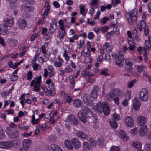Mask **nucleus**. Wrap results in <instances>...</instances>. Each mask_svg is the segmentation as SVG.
<instances>
[{
  "label": "nucleus",
  "mask_w": 151,
  "mask_h": 151,
  "mask_svg": "<svg viewBox=\"0 0 151 151\" xmlns=\"http://www.w3.org/2000/svg\"><path fill=\"white\" fill-rule=\"evenodd\" d=\"M81 111L78 113V116L83 123L86 122V117L92 116L93 113L91 109L87 107L83 106L81 107Z\"/></svg>",
  "instance_id": "1"
},
{
  "label": "nucleus",
  "mask_w": 151,
  "mask_h": 151,
  "mask_svg": "<svg viewBox=\"0 0 151 151\" xmlns=\"http://www.w3.org/2000/svg\"><path fill=\"white\" fill-rule=\"evenodd\" d=\"M97 106V108L99 112L100 113L103 112L105 115L109 114L110 109L109 106L106 103L99 102Z\"/></svg>",
  "instance_id": "2"
},
{
  "label": "nucleus",
  "mask_w": 151,
  "mask_h": 151,
  "mask_svg": "<svg viewBox=\"0 0 151 151\" xmlns=\"http://www.w3.org/2000/svg\"><path fill=\"white\" fill-rule=\"evenodd\" d=\"M6 130L7 135L12 139H14L18 137L19 135V132L14 128L7 127Z\"/></svg>",
  "instance_id": "3"
},
{
  "label": "nucleus",
  "mask_w": 151,
  "mask_h": 151,
  "mask_svg": "<svg viewBox=\"0 0 151 151\" xmlns=\"http://www.w3.org/2000/svg\"><path fill=\"white\" fill-rule=\"evenodd\" d=\"M148 92L145 88L142 89L140 92L139 98L143 101H147L148 99Z\"/></svg>",
  "instance_id": "4"
},
{
  "label": "nucleus",
  "mask_w": 151,
  "mask_h": 151,
  "mask_svg": "<svg viewBox=\"0 0 151 151\" xmlns=\"http://www.w3.org/2000/svg\"><path fill=\"white\" fill-rule=\"evenodd\" d=\"M123 58V53L121 52H119V54L118 55L115 62L117 65L120 67L123 66L122 63H124L126 60L125 59H124Z\"/></svg>",
  "instance_id": "5"
},
{
  "label": "nucleus",
  "mask_w": 151,
  "mask_h": 151,
  "mask_svg": "<svg viewBox=\"0 0 151 151\" xmlns=\"http://www.w3.org/2000/svg\"><path fill=\"white\" fill-rule=\"evenodd\" d=\"M83 99L86 105L89 106H92L93 105L91 98L89 95L87 94H84L83 96Z\"/></svg>",
  "instance_id": "6"
},
{
  "label": "nucleus",
  "mask_w": 151,
  "mask_h": 151,
  "mask_svg": "<svg viewBox=\"0 0 151 151\" xmlns=\"http://www.w3.org/2000/svg\"><path fill=\"white\" fill-rule=\"evenodd\" d=\"M13 145V143L12 141L1 142L0 148L3 149H8L12 147Z\"/></svg>",
  "instance_id": "7"
},
{
  "label": "nucleus",
  "mask_w": 151,
  "mask_h": 151,
  "mask_svg": "<svg viewBox=\"0 0 151 151\" xmlns=\"http://www.w3.org/2000/svg\"><path fill=\"white\" fill-rule=\"evenodd\" d=\"M67 119L71 124L75 126H77L79 124L78 119L73 115H70L67 117Z\"/></svg>",
  "instance_id": "8"
},
{
  "label": "nucleus",
  "mask_w": 151,
  "mask_h": 151,
  "mask_svg": "<svg viewBox=\"0 0 151 151\" xmlns=\"http://www.w3.org/2000/svg\"><path fill=\"white\" fill-rule=\"evenodd\" d=\"M41 79V76H40L37 79L36 84L34 86V91L37 92L40 91V82Z\"/></svg>",
  "instance_id": "9"
},
{
  "label": "nucleus",
  "mask_w": 151,
  "mask_h": 151,
  "mask_svg": "<svg viewBox=\"0 0 151 151\" xmlns=\"http://www.w3.org/2000/svg\"><path fill=\"white\" fill-rule=\"evenodd\" d=\"M125 123L128 127H131L134 125V121L132 117L127 116L125 118Z\"/></svg>",
  "instance_id": "10"
},
{
  "label": "nucleus",
  "mask_w": 151,
  "mask_h": 151,
  "mask_svg": "<svg viewBox=\"0 0 151 151\" xmlns=\"http://www.w3.org/2000/svg\"><path fill=\"white\" fill-rule=\"evenodd\" d=\"M133 109L135 110H138L139 109L141 106V103L139 100L137 98H135L133 101Z\"/></svg>",
  "instance_id": "11"
},
{
  "label": "nucleus",
  "mask_w": 151,
  "mask_h": 151,
  "mask_svg": "<svg viewBox=\"0 0 151 151\" xmlns=\"http://www.w3.org/2000/svg\"><path fill=\"white\" fill-rule=\"evenodd\" d=\"M31 141L30 139H25L23 140L22 143V147L25 150L27 149L30 145Z\"/></svg>",
  "instance_id": "12"
},
{
  "label": "nucleus",
  "mask_w": 151,
  "mask_h": 151,
  "mask_svg": "<svg viewBox=\"0 0 151 151\" xmlns=\"http://www.w3.org/2000/svg\"><path fill=\"white\" fill-rule=\"evenodd\" d=\"M76 134L78 138L81 139H85L88 137L87 134L81 131H78Z\"/></svg>",
  "instance_id": "13"
},
{
  "label": "nucleus",
  "mask_w": 151,
  "mask_h": 151,
  "mask_svg": "<svg viewBox=\"0 0 151 151\" xmlns=\"http://www.w3.org/2000/svg\"><path fill=\"white\" fill-rule=\"evenodd\" d=\"M71 142L75 149H78L81 147L80 142L76 138H73L71 140Z\"/></svg>",
  "instance_id": "14"
},
{
  "label": "nucleus",
  "mask_w": 151,
  "mask_h": 151,
  "mask_svg": "<svg viewBox=\"0 0 151 151\" xmlns=\"http://www.w3.org/2000/svg\"><path fill=\"white\" fill-rule=\"evenodd\" d=\"M137 120L139 125L142 126L144 125L146 122V118L143 116H140L137 118Z\"/></svg>",
  "instance_id": "15"
},
{
  "label": "nucleus",
  "mask_w": 151,
  "mask_h": 151,
  "mask_svg": "<svg viewBox=\"0 0 151 151\" xmlns=\"http://www.w3.org/2000/svg\"><path fill=\"white\" fill-rule=\"evenodd\" d=\"M17 23L18 27L21 29L24 28L26 25V21L24 19L18 20Z\"/></svg>",
  "instance_id": "16"
},
{
  "label": "nucleus",
  "mask_w": 151,
  "mask_h": 151,
  "mask_svg": "<svg viewBox=\"0 0 151 151\" xmlns=\"http://www.w3.org/2000/svg\"><path fill=\"white\" fill-rule=\"evenodd\" d=\"M7 29L4 25L0 26V35H5L7 34Z\"/></svg>",
  "instance_id": "17"
},
{
  "label": "nucleus",
  "mask_w": 151,
  "mask_h": 151,
  "mask_svg": "<svg viewBox=\"0 0 151 151\" xmlns=\"http://www.w3.org/2000/svg\"><path fill=\"white\" fill-rule=\"evenodd\" d=\"M73 103L74 106L77 108L80 107L83 104V102L80 100L78 99H74L73 101Z\"/></svg>",
  "instance_id": "18"
},
{
  "label": "nucleus",
  "mask_w": 151,
  "mask_h": 151,
  "mask_svg": "<svg viewBox=\"0 0 151 151\" xmlns=\"http://www.w3.org/2000/svg\"><path fill=\"white\" fill-rule=\"evenodd\" d=\"M14 23L12 19H9L8 18H6L4 21V25L6 27L12 26Z\"/></svg>",
  "instance_id": "19"
},
{
  "label": "nucleus",
  "mask_w": 151,
  "mask_h": 151,
  "mask_svg": "<svg viewBox=\"0 0 151 151\" xmlns=\"http://www.w3.org/2000/svg\"><path fill=\"white\" fill-rule=\"evenodd\" d=\"M132 146L137 149H141L142 145L141 142L139 141H133L132 143Z\"/></svg>",
  "instance_id": "20"
},
{
  "label": "nucleus",
  "mask_w": 151,
  "mask_h": 151,
  "mask_svg": "<svg viewBox=\"0 0 151 151\" xmlns=\"http://www.w3.org/2000/svg\"><path fill=\"white\" fill-rule=\"evenodd\" d=\"M119 90H118L114 89L111 91L109 93V96L111 99H113L115 97L118 95V92Z\"/></svg>",
  "instance_id": "21"
},
{
  "label": "nucleus",
  "mask_w": 151,
  "mask_h": 151,
  "mask_svg": "<svg viewBox=\"0 0 151 151\" xmlns=\"http://www.w3.org/2000/svg\"><path fill=\"white\" fill-rule=\"evenodd\" d=\"M147 129L146 126H144L142 127L140 129L139 135L141 137H142L145 133L147 131Z\"/></svg>",
  "instance_id": "22"
},
{
  "label": "nucleus",
  "mask_w": 151,
  "mask_h": 151,
  "mask_svg": "<svg viewBox=\"0 0 151 151\" xmlns=\"http://www.w3.org/2000/svg\"><path fill=\"white\" fill-rule=\"evenodd\" d=\"M7 42L12 46L16 45L17 44V40L13 38L8 39L7 41Z\"/></svg>",
  "instance_id": "23"
},
{
  "label": "nucleus",
  "mask_w": 151,
  "mask_h": 151,
  "mask_svg": "<svg viewBox=\"0 0 151 151\" xmlns=\"http://www.w3.org/2000/svg\"><path fill=\"white\" fill-rule=\"evenodd\" d=\"M125 62L126 65L125 66V69L129 71H132V64L131 63L127 61L126 60H125Z\"/></svg>",
  "instance_id": "24"
},
{
  "label": "nucleus",
  "mask_w": 151,
  "mask_h": 151,
  "mask_svg": "<svg viewBox=\"0 0 151 151\" xmlns=\"http://www.w3.org/2000/svg\"><path fill=\"white\" fill-rule=\"evenodd\" d=\"M137 21V17H131L127 21L130 25H133L134 24L136 23Z\"/></svg>",
  "instance_id": "25"
},
{
  "label": "nucleus",
  "mask_w": 151,
  "mask_h": 151,
  "mask_svg": "<svg viewBox=\"0 0 151 151\" xmlns=\"http://www.w3.org/2000/svg\"><path fill=\"white\" fill-rule=\"evenodd\" d=\"M56 25L54 24H51L49 28V32L52 34H53L56 30Z\"/></svg>",
  "instance_id": "26"
},
{
  "label": "nucleus",
  "mask_w": 151,
  "mask_h": 151,
  "mask_svg": "<svg viewBox=\"0 0 151 151\" xmlns=\"http://www.w3.org/2000/svg\"><path fill=\"white\" fill-rule=\"evenodd\" d=\"M110 123L112 127L116 129L117 127V122L114 120L113 119H111L110 120Z\"/></svg>",
  "instance_id": "27"
},
{
  "label": "nucleus",
  "mask_w": 151,
  "mask_h": 151,
  "mask_svg": "<svg viewBox=\"0 0 151 151\" xmlns=\"http://www.w3.org/2000/svg\"><path fill=\"white\" fill-rule=\"evenodd\" d=\"M51 147L53 151H63L60 147L55 144H52L51 145Z\"/></svg>",
  "instance_id": "28"
},
{
  "label": "nucleus",
  "mask_w": 151,
  "mask_h": 151,
  "mask_svg": "<svg viewBox=\"0 0 151 151\" xmlns=\"http://www.w3.org/2000/svg\"><path fill=\"white\" fill-rule=\"evenodd\" d=\"M95 120L93 121L92 122V125L94 129H98L99 127V123L98 121L96 118H95Z\"/></svg>",
  "instance_id": "29"
},
{
  "label": "nucleus",
  "mask_w": 151,
  "mask_h": 151,
  "mask_svg": "<svg viewBox=\"0 0 151 151\" xmlns=\"http://www.w3.org/2000/svg\"><path fill=\"white\" fill-rule=\"evenodd\" d=\"M5 137V135L4 132V130L0 125V140L3 139Z\"/></svg>",
  "instance_id": "30"
},
{
  "label": "nucleus",
  "mask_w": 151,
  "mask_h": 151,
  "mask_svg": "<svg viewBox=\"0 0 151 151\" xmlns=\"http://www.w3.org/2000/svg\"><path fill=\"white\" fill-rule=\"evenodd\" d=\"M48 70L50 71L49 73V76L50 78H51L54 76V74L53 67H52L51 66H49L48 68Z\"/></svg>",
  "instance_id": "31"
},
{
  "label": "nucleus",
  "mask_w": 151,
  "mask_h": 151,
  "mask_svg": "<svg viewBox=\"0 0 151 151\" xmlns=\"http://www.w3.org/2000/svg\"><path fill=\"white\" fill-rule=\"evenodd\" d=\"M119 133L122 138L123 139H126V140L128 139L124 131L123 130H121L119 132Z\"/></svg>",
  "instance_id": "32"
},
{
  "label": "nucleus",
  "mask_w": 151,
  "mask_h": 151,
  "mask_svg": "<svg viewBox=\"0 0 151 151\" xmlns=\"http://www.w3.org/2000/svg\"><path fill=\"white\" fill-rule=\"evenodd\" d=\"M65 144L66 146L70 149L72 150L73 148V147L69 140H65Z\"/></svg>",
  "instance_id": "33"
},
{
  "label": "nucleus",
  "mask_w": 151,
  "mask_h": 151,
  "mask_svg": "<svg viewBox=\"0 0 151 151\" xmlns=\"http://www.w3.org/2000/svg\"><path fill=\"white\" fill-rule=\"evenodd\" d=\"M104 138L103 137L101 136L99 137L98 138V141L99 144L101 146H103L104 143Z\"/></svg>",
  "instance_id": "34"
},
{
  "label": "nucleus",
  "mask_w": 151,
  "mask_h": 151,
  "mask_svg": "<svg viewBox=\"0 0 151 151\" xmlns=\"http://www.w3.org/2000/svg\"><path fill=\"white\" fill-rule=\"evenodd\" d=\"M121 2L120 0H113L111 3V5L113 6H115Z\"/></svg>",
  "instance_id": "35"
},
{
  "label": "nucleus",
  "mask_w": 151,
  "mask_h": 151,
  "mask_svg": "<svg viewBox=\"0 0 151 151\" xmlns=\"http://www.w3.org/2000/svg\"><path fill=\"white\" fill-rule=\"evenodd\" d=\"M137 10L136 9H134L132 11L130 14L131 17H137Z\"/></svg>",
  "instance_id": "36"
},
{
  "label": "nucleus",
  "mask_w": 151,
  "mask_h": 151,
  "mask_svg": "<svg viewBox=\"0 0 151 151\" xmlns=\"http://www.w3.org/2000/svg\"><path fill=\"white\" fill-rule=\"evenodd\" d=\"M132 32L133 37H134L135 39H138V36L137 29H134L132 30Z\"/></svg>",
  "instance_id": "37"
},
{
  "label": "nucleus",
  "mask_w": 151,
  "mask_h": 151,
  "mask_svg": "<svg viewBox=\"0 0 151 151\" xmlns=\"http://www.w3.org/2000/svg\"><path fill=\"white\" fill-rule=\"evenodd\" d=\"M10 93V91H6L1 93V96L3 97H6L8 96Z\"/></svg>",
  "instance_id": "38"
},
{
  "label": "nucleus",
  "mask_w": 151,
  "mask_h": 151,
  "mask_svg": "<svg viewBox=\"0 0 151 151\" xmlns=\"http://www.w3.org/2000/svg\"><path fill=\"white\" fill-rule=\"evenodd\" d=\"M83 148L85 150H88L89 149L88 143L87 142H84L83 143Z\"/></svg>",
  "instance_id": "39"
},
{
  "label": "nucleus",
  "mask_w": 151,
  "mask_h": 151,
  "mask_svg": "<svg viewBox=\"0 0 151 151\" xmlns=\"http://www.w3.org/2000/svg\"><path fill=\"white\" fill-rule=\"evenodd\" d=\"M73 92L74 94L76 95H78L80 94L81 92V88H78V89H75L73 91Z\"/></svg>",
  "instance_id": "40"
},
{
  "label": "nucleus",
  "mask_w": 151,
  "mask_h": 151,
  "mask_svg": "<svg viewBox=\"0 0 151 151\" xmlns=\"http://www.w3.org/2000/svg\"><path fill=\"white\" fill-rule=\"evenodd\" d=\"M109 27L104 26L101 27V31L103 33L106 32L109 28Z\"/></svg>",
  "instance_id": "41"
},
{
  "label": "nucleus",
  "mask_w": 151,
  "mask_h": 151,
  "mask_svg": "<svg viewBox=\"0 0 151 151\" xmlns=\"http://www.w3.org/2000/svg\"><path fill=\"white\" fill-rule=\"evenodd\" d=\"M50 9V6H48L46 10L44 11L42 15V17L43 18H45V17H46L47 15V12Z\"/></svg>",
  "instance_id": "42"
},
{
  "label": "nucleus",
  "mask_w": 151,
  "mask_h": 151,
  "mask_svg": "<svg viewBox=\"0 0 151 151\" xmlns=\"http://www.w3.org/2000/svg\"><path fill=\"white\" fill-rule=\"evenodd\" d=\"M27 80H31L32 78V72L31 71H29L27 74Z\"/></svg>",
  "instance_id": "43"
},
{
  "label": "nucleus",
  "mask_w": 151,
  "mask_h": 151,
  "mask_svg": "<svg viewBox=\"0 0 151 151\" xmlns=\"http://www.w3.org/2000/svg\"><path fill=\"white\" fill-rule=\"evenodd\" d=\"M65 31H61L60 33L59 36H58L59 37L60 40L62 39L65 35Z\"/></svg>",
  "instance_id": "44"
},
{
  "label": "nucleus",
  "mask_w": 151,
  "mask_h": 151,
  "mask_svg": "<svg viewBox=\"0 0 151 151\" xmlns=\"http://www.w3.org/2000/svg\"><path fill=\"white\" fill-rule=\"evenodd\" d=\"M111 151H120L119 148L116 146H112L110 149Z\"/></svg>",
  "instance_id": "45"
},
{
  "label": "nucleus",
  "mask_w": 151,
  "mask_h": 151,
  "mask_svg": "<svg viewBox=\"0 0 151 151\" xmlns=\"http://www.w3.org/2000/svg\"><path fill=\"white\" fill-rule=\"evenodd\" d=\"M18 78V77L17 75H12L10 78V80L14 82L16 81Z\"/></svg>",
  "instance_id": "46"
},
{
  "label": "nucleus",
  "mask_w": 151,
  "mask_h": 151,
  "mask_svg": "<svg viewBox=\"0 0 151 151\" xmlns=\"http://www.w3.org/2000/svg\"><path fill=\"white\" fill-rule=\"evenodd\" d=\"M113 117L114 119L116 121L119 120L120 119L119 115L116 113L113 114Z\"/></svg>",
  "instance_id": "47"
},
{
  "label": "nucleus",
  "mask_w": 151,
  "mask_h": 151,
  "mask_svg": "<svg viewBox=\"0 0 151 151\" xmlns=\"http://www.w3.org/2000/svg\"><path fill=\"white\" fill-rule=\"evenodd\" d=\"M125 96L126 98V99H127L128 100H129L131 97L130 92L129 91H127L125 94Z\"/></svg>",
  "instance_id": "48"
},
{
  "label": "nucleus",
  "mask_w": 151,
  "mask_h": 151,
  "mask_svg": "<svg viewBox=\"0 0 151 151\" xmlns=\"http://www.w3.org/2000/svg\"><path fill=\"white\" fill-rule=\"evenodd\" d=\"M140 24L141 27L143 29H145L146 27V23L144 20H141L140 21Z\"/></svg>",
  "instance_id": "49"
},
{
  "label": "nucleus",
  "mask_w": 151,
  "mask_h": 151,
  "mask_svg": "<svg viewBox=\"0 0 151 151\" xmlns=\"http://www.w3.org/2000/svg\"><path fill=\"white\" fill-rule=\"evenodd\" d=\"M136 81L135 80H132L130 81L128 86V88H131L133 86L134 83H135Z\"/></svg>",
  "instance_id": "50"
},
{
  "label": "nucleus",
  "mask_w": 151,
  "mask_h": 151,
  "mask_svg": "<svg viewBox=\"0 0 151 151\" xmlns=\"http://www.w3.org/2000/svg\"><path fill=\"white\" fill-rule=\"evenodd\" d=\"M105 60H106L109 63L111 61V56L110 55L108 54H107L105 55Z\"/></svg>",
  "instance_id": "51"
},
{
  "label": "nucleus",
  "mask_w": 151,
  "mask_h": 151,
  "mask_svg": "<svg viewBox=\"0 0 151 151\" xmlns=\"http://www.w3.org/2000/svg\"><path fill=\"white\" fill-rule=\"evenodd\" d=\"M48 87L49 89V90L52 91L54 89V85L53 83L48 84Z\"/></svg>",
  "instance_id": "52"
},
{
  "label": "nucleus",
  "mask_w": 151,
  "mask_h": 151,
  "mask_svg": "<svg viewBox=\"0 0 151 151\" xmlns=\"http://www.w3.org/2000/svg\"><path fill=\"white\" fill-rule=\"evenodd\" d=\"M145 44L146 46L147 47L148 50H149V49L151 47V43L148 40H146L145 41Z\"/></svg>",
  "instance_id": "53"
},
{
  "label": "nucleus",
  "mask_w": 151,
  "mask_h": 151,
  "mask_svg": "<svg viewBox=\"0 0 151 151\" xmlns=\"http://www.w3.org/2000/svg\"><path fill=\"white\" fill-rule=\"evenodd\" d=\"M39 67H40L39 69H40L41 67L38 64L35 63L33 65V70H36Z\"/></svg>",
  "instance_id": "54"
},
{
  "label": "nucleus",
  "mask_w": 151,
  "mask_h": 151,
  "mask_svg": "<svg viewBox=\"0 0 151 151\" xmlns=\"http://www.w3.org/2000/svg\"><path fill=\"white\" fill-rule=\"evenodd\" d=\"M90 95L93 98H96L97 97L98 93L92 91L90 93Z\"/></svg>",
  "instance_id": "55"
},
{
  "label": "nucleus",
  "mask_w": 151,
  "mask_h": 151,
  "mask_svg": "<svg viewBox=\"0 0 151 151\" xmlns=\"http://www.w3.org/2000/svg\"><path fill=\"white\" fill-rule=\"evenodd\" d=\"M144 66H137V70L138 72H141L144 70Z\"/></svg>",
  "instance_id": "56"
},
{
  "label": "nucleus",
  "mask_w": 151,
  "mask_h": 151,
  "mask_svg": "<svg viewBox=\"0 0 151 151\" xmlns=\"http://www.w3.org/2000/svg\"><path fill=\"white\" fill-rule=\"evenodd\" d=\"M99 88L98 86H94L93 89H92V91H93V92L96 93H98V92L99 91Z\"/></svg>",
  "instance_id": "57"
},
{
  "label": "nucleus",
  "mask_w": 151,
  "mask_h": 151,
  "mask_svg": "<svg viewBox=\"0 0 151 151\" xmlns=\"http://www.w3.org/2000/svg\"><path fill=\"white\" fill-rule=\"evenodd\" d=\"M137 132V128H135L132 130L131 131V133L132 135H135L136 134Z\"/></svg>",
  "instance_id": "58"
},
{
  "label": "nucleus",
  "mask_w": 151,
  "mask_h": 151,
  "mask_svg": "<svg viewBox=\"0 0 151 151\" xmlns=\"http://www.w3.org/2000/svg\"><path fill=\"white\" fill-rule=\"evenodd\" d=\"M55 93L56 92L54 90L52 91L49 90L48 94H49L51 96H53L55 95Z\"/></svg>",
  "instance_id": "59"
},
{
  "label": "nucleus",
  "mask_w": 151,
  "mask_h": 151,
  "mask_svg": "<svg viewBox=\"0 0 151 151\" xmlns=\"http://www.w3.org/2000/svg\"><path fill=\"white\" fill-rule=\"evenodd\" d=\"M54 65L56 67H60L62 66V63L59 62H55L54 63Z\"/></svg>",
  "instance_id": "60"
},
{
  "label": "nucleus",
  "mask_w": 151,
  "mask_h": 151,
  "mask_svg": "<svg viewBox=\"0 0 151 151\" xmlns=\"http://www.w3.org/2000/svg\"><path fill=\"white\" fill-rule=\"evenodd\" d=\"M130 42H132L131 41H128V44L130 45L129 47V49L131 50H132L134 49V48L135 47V46L134 45H132L131 43H130Z\"/></svg>",
  "instance_id": "61"
},
{
  "label": "nucleus",
  "mask_w": 151,
  "mask_h": 151,
  "mask_svg": "<svg viewBox=\"0 0 151 151\" xmlns=\"http://www.w3.org/2000/svg\"><path fill=\"white\" fill-rule=\"evenodd\" d=\"M72 98L71 97L69 96H67L66 99V102L68 104L70 103L72 100Z\"/></svg>",
  "instance_id": "62"
},
{
  "label": "nucleus",
  "mask_w": 151,
  "mask_h": 151,
  "mask_svg": "<svg viewBox=\"0 0 151 151\" xmlns=\"http://www.w3.org/2000/svg\"><path fill=\"white\" fill-rule=\"evenodd\" d=\"M113 31L116 34H119V29L117 27L114 28L113 29Z\"/></svg>",
  "instance_id": "63"
},
{
  "label": "nucleus",
  "mask_w": 151,
  "mask_h": 151,
  "mask_svg": "<svg viewBox=\"0 0 151 151\" xmlns=\"http://www.w3.org/2000/svg\"><path fill=\"white\" fill-rule=\"evenodd\" d=\"M145 147L147 148L148 150L150 151H151V143L146 144L145 145Z\"/></svg>",
  "instance_id": "64"
}]
</instances>
